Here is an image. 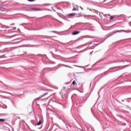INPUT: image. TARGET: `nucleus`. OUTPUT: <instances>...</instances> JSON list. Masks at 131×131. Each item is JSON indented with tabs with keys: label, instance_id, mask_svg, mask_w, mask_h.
<instances>
[{
	"label": "nucleus",
	"instance_id": "nucleus-1",
	"mask_svg": "<svg viewBox=\"0 0 131 131\" xmlns=\"http://www.w3.org/2000/svg\"><path fill=\"white\" fill-rule=\"evenodd\" d=\"M117 32H125L126 33H129V32H131V30H121L115 31L112 33L110 34V36H111V35H113V34H115V33H117Z\"/></svg>",
	"mask_w": 131,
	"mask_h": 131
},
{
	"label": "nucleus",
	"instance_id": "nucleus-2",
	"mask_svg": "<svg viewBox=\"0 0 131 131\" xmlns=\"http://www.w3.org/2000/svg\"><path fill=\"white\" fill-rule=\"evenodd\" d=\"M86 100H88L86 96H83L80 98V102L81 103H84Z\"/></svg>",
	"mask_w": 131,
	"mask_h": 131
},
{
	"label": "nucleus",
	"instance_id": "nucleus-3",
	"mask_svg": "<svg viewBox=\"0 0 131 131\" xmlns=\"http://www.w3.org/2000/svg\"><path fill=\"white\" fill-rule=\"evenodd\" d=\"M34 11H45V9H40L37 8H32Z\"/></svg>",
	"mask_w": 131,
	"mask_h": 131
},
{
	"label": "nucleus",
	"instance_id": "nucleus-4",
	"mask_svg": "<svg viewBox=\"0 0 131 131\" xmlns=\"http://www.w3.org/2000/svg\"><path fill=\"white\" fill-rule=\"evenodd\" d=\"M80 31H75L72 33L73 35H76L77 34H78L80 33Z\"/></svg>",
	"mask_w": 131,
	"mask_h": 131
},
{
	"label": "nucleus",
	"instance_id": "nucleus-5",
	"mask_svg": "<svg viewBox=\"0 0 131 131\" xmlns=\"http://www.w3.org/2000/svg\"><path fill=\"white\" fill-rule=\"evenodd\" d=\"M48 95V93H45L44 94L40 95L39 97L36 98V100H38L41 98H42V97H45V96Z\"/></svg>",
	"mask_w": 131,
	"mask_h": 131
},
{
	"label": "nucleus",
	"instance_id": "nucleus-6",
	"mask_svg": "<svg viewBox=\"0 0 131 131\" xmlns=\"http://www.w3.org/2000/svg\"><path fill=\"white\" fill-rule=\"evenodd\" d=\"M1 27L2 28H11V27H9V26H4V25H2V26H1Z\"/></svg>",
	"mask_w": 131,
	"mask_h": 131
},
{
	"label": "nucleus",
	"instance_id": "nucleus-7",
	"mask_svg": "<svg viewBox=\"0 0 131 131\" xmlns=\"http://www.w3.org/2000/svg\"><path fill=\"white\" fill-rule=\"evenodd\" d=\"M41 124V121H39L36 124V125H40Z\"/></svg>",
	"mask_w": 131,
	"mask_h": 131
},
{
	"label": "nucleus",
	"instance_id": "nucleus-8",
	"mask_svg": "<svg viewBox=\"0 0 131 131\" xmlns=\"http://www.w3.org/2000/svg\"><path fill=\"white\" fill-rule=\"evenodd\" d=\"M115 18V16H110V20H113Z\"/></svg>",
	"mask_w": 131,
	"mask_h": 131
},
{
	"label": "nucleus",
	"instance_id": "nucleus-9",
	"mask_svg": "<svg viewBox=\"0 0 131 131\" xmlns=\"http://www.w3.org/2000/svg\"><path fill=\"white\" fill-rule=\"evenodd\" d=\"M76 15V13H71L68 14V16H75Z\"/></svg>",
	"mask_w": 131,
	"mask_h": 131
},
{
	"label": "nucleus",
	"instance_id": "nucleus-10",
	"mask_svg": "<svg viewBox=\"0 0 131 131\" xmlns=\"http://www.w3.org/2000/svg\"><path fill=\"white\" fill-rule=\"evenodd\" d=\"M0 10L1 11H5V9H4V8H3L2 7H0Z\"/></svg>",
	"mask_w": 131,
	"mask_h": 131
},
{
	"label": "nucleus",
	"instance_id": "nucleus-11",
	"mask_svg": "<svg viewBox=\"0 0 131 131\" xmlns=\"http://www.w3.org/2000/svg\"><path fill=\"white\" fill-rule=\"evenodd\" d=\"M63 66H64V67H68V68H71V67H69L68 65L64 64Z\"/></svg>",
	"mask_w": 131,
	"mask_h": 131
},
{
	"label": "nucleus",
	"instance_id": "nucleus-12",
	"mask_svg": "<svg viewBox=\"0 0 131 131\" xmlns=\"http://www.w3.org/2000/svg\"><path fill=\"white\" fill-rule=\"evenodd\" d=\"M4 121H5V119H0V122H3Z\"/></svg>",
	"mask_w": 131,
	"mask_h": 131
},
{
	"label": "nucleus",
	"instance_id": "nucleus-13",
	"mask_svg": "<svg viewBox=\"0 0 131 131\" xmlns=\"http://www.w3.org/2000/svg\"><path fill=\"white\" fill-rule=\"evenodd\" d=\"M72 83L74 85H75V84H76V82H75V81H73Z\"/></svg>",
	"mask_w": 131,
	"mask_h": 131
},
{
	"label": "nucleus",
	"instance_id": "nucleus-14",
	"mask_svg": "<svg viewBox=\"0 0 131 131\" xmlns=\"http://www.w3.org/2000/svg\"><path fill=\"white\" fill-rule=\"evenodd\" d=\"M13 25H15V23H12L10 24V26H12Z\"/></svg>",
	"mask_w": 131,
	"mask_h": 131
},
{
	"label": "nucleus",
	"instance_id": "nucleus-15",
	"mask_svg": "<svg viewBox=\"0 0 131 131\" xmlns=\"http://www.w3.org/2000/svg\"><path fill=\"white\" fill-rule=\"evenodd\" d=\"M28 2H34L35 0H28Z\"/></svg>",
	"mask_w": 131,
	"mask_h": 131
},
{
	"label": "nucleus",
	"instance_id": "nucleus-16",
	"mask_svg": "<svg viewBox=\"0 0 131 131\" xmlns=\"http://www.w3.org/2000/svg\"><path fill=\"white\" fill-rule=\"evenodd\" d=\"M72 11H76V9L75 8H74L73 9Z\"/></svg>",
	"mask_w": 131,
	"mask_h": 131
},
{
	"label": "nucleus",
	"instance_id": "nucleus-17",
	"mask_svg": "<svg viewBox=\"0 0 131 131\" xmlns=\"http://www.w3.org/2000/svg\"><path fill=\"white\" fill-rule=\"evenodd\" d=\"M15 29H16V27H13L12 30H15Z\"/></svg>",
	"mask_w": 131,
	"mask_h": 131
},
{
	"label": "nucleus",
	"instance_id": "nucleus-18",
	"mask_svg": "<svg viewBox=\"0 0 131 131\" xmlns=\"http://www.w3.org/2000/svg\"><path fill=\"white\" fill-rule=\"evenodd\" d=\"M91 112H92V113H94V112L93 111V107L91 108Z\"/></svg>",
	"mask_w": 131,
	"mask_h": 131
},
{
	"label": "nucleus",
	"instance_id": "nucleus-19",
	"mask_svg": "<svg viewBox=\"0 0 131 131\" xmlns=\"http://www.w3.org/2000/svg\"><path fill=\"white\" fill-rule=\"evenodd\" d=\"M90 55H92L93 54V52H90Z\"/></svg>",
	"mask_w": 131,
	"mask_h": 131
},
{
	"label": "nucleus",
	"instance_id": "nucleus-20",
	"mask_svg": "<svg viewBox=\"0 0 131 131\" xmlns=\"http://www.w3.org/2000/svg\"><path fill=\"white\" fill-rule=\"evenodd\" d=\"M80 8L81 9V10H83V8H81V7H80Z\"/></svg>",
	"mask_w": 131,
	"mask_h": 131
},
{
	"label": "nucleus",
	"instance_id": "nucleus-21",
	"mask_svg": "<svg viewBox=\"0 0 131 131\" xmlns=\"http://www.w3.org/2000/svg\"><path fill=\"white\" fill-rule=\"evenodd\" d=\"M51 32H55V31H51Z\"/></svg>",
	"mask_w": 131,
	"mask_h": 131
},
{
	"label": "nucleus",
	"instance_id": "nucleus-22",
	"mask_svg": "<svg viewBox=\"0 0 131 131\" xmlns=\"http://www.w3.org/2000/svg\"><path fill=\"white\" fill-rule=\"evenodd\" d=\"M86 37H90V36H86Z\"/></svg>",
	"mask_w": 131,
	"mask_h": 131
},
{
	"label": "nucleus",
	"instance_id": "nucleus-23",
	"mask_svg": "<svg viewBox=\"0 0 131 131\" xmlns=\"http://www.w3.org/2000/svg\"><path fill=\"white\" fill-rule=\"evenodd\" d=\"M108 16H111V15H110V14H108Z\"/></svg>",
	"mask_w": 131,
	"mask_h": 131
},
{
	"label": "nucleus",
	"instance_id": "nucleus-24",
	"mask_svg": "<svg viewBox=\"0 0 131 131\" xmlns=\"http://www.w3.org/2000/svg\"><path fill=\"white\" fill-rule=\"evenodd\" d=\"M73 98V96L72 97V98Z\"/></svg>",
	"mask_w": 131,
	"mask_h": 131
},
{
	"label": "nucleus",
	"instance_id": "nucleus-25",
	"mask_svg": "<svg viewBox=\"0 0 131 131\" xmlns=\"http://www.w3.org/2000/svg\"><path fill=\"white\" fill-rule=\"evenodd\" d=\"M122 102H123V101H124V100H122Z\"/></svg>",
	"mask_w": 131,
	"mask_h": 131
},
{
	"label": "nucleus",
	"instance_id": "nucleus-26",
	"mask_svg": "<svg viewBox=\"0 0 131 131\" xmlns=\"http://www.w3.org/2000/svg\"><path fill=\"white\" fill-rule=\"evenodd\" d=\"M39 56H40V54H39Z\"/></svg>",
	"mask_w": 131,
	"mask_h": 131
},
{
	"label": "nucleus",
	"instance_id": "nucleus-27",
	"mask_svg": "<svg viewBox=\"0 0 131 131\" xmlns=\"http://www.w3.org/2000/svg\"><path fill=\"white\" fill-rule=\"evenodd\" d=\"M104 1H106V0H104Z\"/></svg>",
	"mask_w": 131,
	"mask_h": 131
}]
</instances>
